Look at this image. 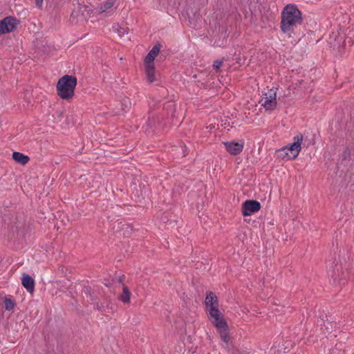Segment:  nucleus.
Returning a JSON list of instances; mask_svg holds the SVG:
<instances>
[{
  "instance_id": "f257e3e1",
  "label": "nucleus",
  "mask_w": 354,
  "mask_h": 354,
  "mask_svg": "<svg viewBox=\"0 0 354 354\" xmlns=\"http://www.w3.org/2000/svg\"><path fill=\"white\" fill-rule=\"evenodd\" d=\"M303 19L301 11L295 4L285 6L281 12L280 28L283 33L290 35L294 28L302 24Z\"/></svg>"
},
{
  "instance_id": "9d476101",
  "label": "nucleus",
  "mask_w": 354,
  "mask_h": 354,
  "mask_svg": "<svg viewBox=\"0 0 354 354\" xmlns=\"http://www.w3.org/2000/svg\"><path fill=\"white\" fill-rule=\"evenodd\" d=\"M261 209V204L254 200H247L242 204L241 212L243 216H250Z\"/></svg>"
},
{
  "instance_id": "20e7f679",
  "label": "nucleus",
  "mask_w": 354,
  "mask_h": 354,
  "mask_svg": "<svg viewBox=\"0 0 354 354\" xmlns=\"http://www.w3.org/2000/svg\"><path fill=\"white\" fill-rule=\"evenodd\" d=\"M295 142L289 146H286L277 150V155L279 158L286 160H291L296 158L301 150V145L303 140V136L301 134L297 135L295 137Z\"/></svg>"
},
{
  "instance_id": "bb28decb",
  "label": "nucleus",
  "mask_w": 354,
  "mask_h": 354,
  "mask_svg": "<svg viewBox=\"0 0 354 354\" xmlns=\"http://www.w3.org/2000/svg\"><path fill=\"white\" fill-rule=\"evenodd\" d=\"M43 0H35L36 5L39 7L41 6Z\"/></svg>"
},
{
  "instance_id": "5701e85b",
  "label": "nucleus",
  "mask_w": 354,
  "mask_h": 354,
  "mask_svg": "<svg viewBox=\"0 0 354 354\" xmlns=\"http://www.w3.org/2000/svg\"><path fill=\"white\" fill-rule=\"evenodd\" d=\"M325 318H326V315H323L320 317L317 321V324L321 326L322 330H324V325L326 323L327 321L325 319Z\"/></svg>"
},
{
  "instance_id": "f8f14e48",
  "label": "nucleus",
  "mask_w": 354,
  "mask_h": 354,
  "mask_svg": "<svg viewBox=\"0 0 354 354\" xmlns=\"http://www.w3.org/2000/svg\"><path fill=\"white\" fill-rule=\"evenodd\" d=\"M161 47L162 45L159 43L156 44L153 46L145 59V64H154L153 61L160 51Z\"/></svg>"
},
{
  "instance_id": "9b49d317",
  "label": "nucleus",
  "mask_w": 354,
  "mask_h": 354,
  "mask_svg": "<svg viewBox=\"0 0 354 354\" xmlns=\"http://www.w3.org/2000/svg\"><path fill=\"white\" fill-rule=\"evenodd\" d=\"M223 145L227 152L235 156L239 154L243 151L244 142H225Z\"/></svg>"
},
{
  "instance_id": "a211bd4d",
  "label": "nucleus",
  "mask_w": 354,
  "mask_h": 354,
  "mask_svg": "<svg viewBox=\"0 0 354 354\" xmlns=\"http://www.w3.org/2000/svg\"><path fill=\"white\" fill-rule=\"evenodd\" d=\"M131 292L127 286H123V291L122 295L119 297V299L124 304H128L130 301Z\"/></svg>"
},
{
  "instance_id": "6ab92c4d",
  "label": "nucleus",
  "mask_w": 354,
  "mask_h": 354,
  "mask_svg": "<svg viewBox=\"0 0 354 354\" xmlns=\"http://www.w3.org/2000/svg\"><path fill=\"white\" fill-rule=\"evenodd\" d=\"M112 29L115 32L118 33L120 37L128 33L127 28L120 26L118 24H114Z\"/></svg>"
},
{
  "instance_id": "a878e982",
  "label": "nucleus",
  "mask_w": 354,
  "mask_h": 354,
  "mask_svg": "<svg viewBox=\"0 0 354 354\" xmlns=\"http://www.w3.org/2000/svg\"><path fill=\"white\" fill-rule=\"evenodd\" d=\"M115 280L119 283H124V275H122V276H119L118 277L115 278Z\"/></svg>"
},
{
  "instance_id": "cd10ccee",
  "label": "nucleus",
  "mask_w": 354,
  "mask_h": 354,
  "mask_svg": "<svg viewBox=\"0 0 354 354\" xmlns=\"http://www.w3.org/2000/svg\"><path fill=\"white\" fill-rule=\"evenodd\" d=\"M105 281L104 282V284L107 286V287H110L111 286V283L109 281H107L106 280H104Z\"/></svg>"
},
{
  "instance_id": "f03ea898",
  "label": "nucleus",
  "mask_w": 354,
  "mask_h": 354,
  "mask_svg": "<svg viewBox=\"0 0 354 354\" xmlns=\"http://www.w3.org/2000/svg\"><path fill=\"white\" fill-rule=\"evenodd\" d=\"M209 314L210 315V321L217 328L221 339L226 344L225 347H229L230 335H228V326L221 313L218 308H210Z\"/></svg>"
},
{
  "instance_id": "4be33fe9",
  "label": "nucleus",
  "mask_w": 354,
  "mask_h": 354,
  "mask_svg": "<svg viewBox=\"0 0 354 354\" xmlns=\"http://www.w3.org/2000/svg\"><path fill=\"white\" fill-rule=\"evenodd\" d=\"M82 292V294L85 295L87 297H88L93 292V290L91 286H84Z\"/></svg>"
},
{
  "instance_id": "dca6fc26",
  "label": "nucleus",
  "mask_w": 354,
  "mask_h": 354,
  "mask_svg": "<svg viewBox=\"0 0 354 354\" xmlns=\"http://www.w3.org/2000/svg\"><path fill=\"white\" fill-rule=\"evenodd\" d=\"M147 78L149 82L152 83L156 80L154 64H145Z\"/></svg>"
},
{
  "instance_id": "f3484780",
  "label": "nucleus",
  "mask_w": 354,
  "mask_h": 354,
  "mask_svg": "<svg viewBox=\"0 0 354 354\" xmlns=\"http://www.w3.org/2000/svg\"><path fill=\"white\" fill-rule=\"evenodd\" d=\"M223 348L226 349L229 354H245L244 351H240L239 349L234 347L232 342L231 341V337H230L229 339V347H225L226 344L223 342L222 344Z\"/></svg>"
},
{
  "instance_id": "393cba45",
  "label": "nucleus",
  "mask_w": 354,
  "mask_h": 354,
  "mask_svg": "<svg viewBox=\"0 0 354 354\" xmlns=\"http://www.w3.org/2000/svg\"><path fill=\"white\" fill-rule=\"evenodd\" d=\"M324 327L327 332H330L333 328L332 323L330 322H326V323L324 324Z\"/></svg>"
},
{
  "instance_id": "1a4fd4ad",
  "label": "nucleus",
  "mask_w": 354,
  "mask_h": 354,
  "mask_svg": "<svg viewBox=\"0 0 354 354\" xmlns=\"http://www.w3.org/2000/svg\"><path fill=\"white\" fill-rule=\"evenodd\" d=\"M19 21L12 17H6L0 21V34L13 31L19 24Z\"/></svg>"
},
{
  "instance_id": "423d86ee",
  "label": "nucleus",
  "mask_w": 354,
  "mask_h": 354,
  "mask_svg": "<svg viewBox=\"0 0 354 354\" xmlns=\"http://www.w3.org/2000/svg\"><path fill=\"white\" fill-rule=\"evenodd\" d=\"M90 302L93 305L94 308L102 312L104 315H107V313H113L116 310L117 306L114 301L109 297H106V306H104L103 304H100L97 301V297L94 294V292L88 297Z\"/></svg>"
},
{
  "instance_id": "2eb2a0df",
  "label": "nucleus",
  "mask_w": 354,
  "mask_h": 354,
  "mask_svg": "<svg viewBox=\"0 0 354 354\" xmlns=\"http://www.w3.org/2000/svg\"><path fill=\"white\" fill-rule=\"evenodd\" d=\"M12 158L16 162L19 163L21 165H26L30 160V158L28 156L17 151L12 153Z\"/></svg>"
},
{
  "instance_id": "0eeeda50",
  "label": "nucleus",
  "mask_w": 354,
  "mask_h": 354,
  "mask_svg": "<svg viewBox=\"0 0 354 354\" xmlns=\"http://www.w3.org/2000/svg\"><path fill=\"white\" fill-rule=\"evenodd\" d=\"M162 120V117L157 115L152 111L151 108H150L148 120L143 126V128L145 129V132L151 133L158 129L161 126Z\"/></svg>"
},
{
  "instance_id": "ddd939ff",
  "label": "nucleus",
  "mask_w": 354,
  "mask_h": 354,
  "mask_svg": "<svg viewBox=\"0 0 354 354\" xmlns=\"http://www.w3.org/2000/svg\"><path fill=\"white\" fill-rule=\"evenodd\" d=\"M21 283L28 292L32 293L34 292L35 281L30 275L23 274Z\"/></svg>"
},
{
  "instance_id": "c85d7f7f",
  "label": "nucleus",
  "mask_w": 354,
  "mask_h": 354,
  "mask_svg": "<svg viewBox=\"0 0 354 354\" xmlns=\"http://www.w3.org/2000/svg\"><path fill=\"white\" fill-rule=\"evenodd\" d=\"M101 304H103L104 306H106V298H104V301L102 302Z\"/></svg>"
},
{
  "instance_id": "39448f33",
  "label": "nucleus",
  "mask_w": 354,
  "mask_h": 354,
  "mask_svg": "<svg viewBox=\"0 0 354 354\" xmlns=\"http://www.w3.org/2000/svg\"><path fill=\"white\" fill-rule=\"evenodd\" d=\"M328 276L330 277V281L333 285H344L347 273L342 270V266L337 262L333 263L332 269L328 272Z\"/></svg>"
},
{
  "instance_id": "412c9836",
  "label": "nucleus",
  "mask_w": 354,
  "mask_h": 354,
  "mask_svg": "<svg viewBox=\"0 0 354 354\" xmlns=\"http://www.w3.org/2000/svg\"><path fill=\"white\" fill-rule=\"evenodd\" d=\"M4 304H5V309L8 311H10V310H13V308L15 306V302L13 300L10 299L9 298H7V297H6V299H5Z\"/></svg>"
},
{
  "instance_id": "7ed1b4c3",
  "label": "nucleus",
  "mask_w": 354,
  "mask_h": 354,
  "mask_svg": "<svg viewBox=\"0 0 354 354\" xmlns=\"http://www.w3.org/2000/svg\"><path fill=\"white\" fill-rule=\"evenodd\" d=\"M77 82L76 77L68 75H64L57 84V95L64 100L71 99L74 95Z\"/></svg>"
},
{
  "instance_id": "b1692460",
  "label": "nucleus",
  "mask_w": 354,
  "mask_h": 354,
  "mask_svg": "<svg viewBox=\"0 0 354 354\" xmlns=\"http://www.w3.org/2000/svg\"><path fill=\"white\" fill-rule=\"evenodd\" d=\"M223 64V62L221 61V60H216L214 62V64H213V68L215 69V70H218L219 69V68L221 67V66Z\"/></svg>"
},
{
  "instance_id": "6e6552de",
  "label": "nucleus",
  "mask_w": 354,
  "mask_h": 354,
  "mask_svg": "<svg viewBox=\"0 0 354 354\" xmlns=\"http://www.w3.org/2000/svg\"><path fill=\"white\" fill-rule=\"evenodd\" d=\"M277 92L274 89H270L264 94L260 100L261 105L269 111L274 110L277 106Z\"/></svg>"
},
{
  "instance_id": "aec40b11",
  "label": "nucleus",
  "mask_w": 354,
  "mask_h": 354,
  "mask_svg": "<svg viewBox=\"0 0 354 354\" xmlns=\"http://www.w3.org/2000/svg\"><path fill=\"white\" fill-rule=\"evenodd\" d=\"M116 0H106L100 7L101 12H104L110 9L115 4Z\"/></svg>"
},
{
  "instance_id": "4468645a",
  "label": "nucleus",
  "mask_w": 354,
  "mask_h": 354,
  "mask_svg": "<svg viewBox=\"0 0 354 354\" xmlns=\"http://www.w3.org/2000/svg\"><path fill=\"white\" fill-rule=\"evenodd\" d=\"M205 304L208 310L210 308H218V304L216 295L214 292H209L206 296Z\"/></svg>"
}]
</instances>
